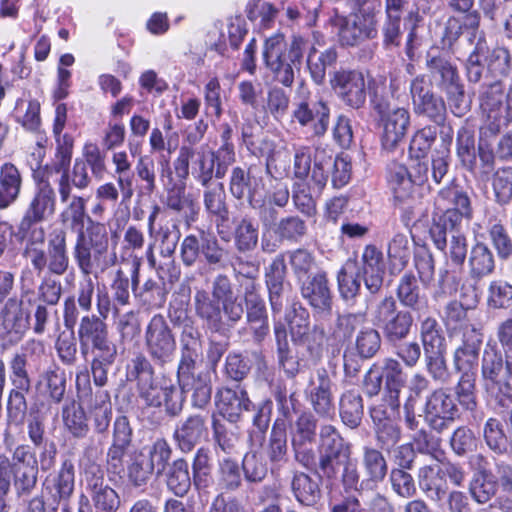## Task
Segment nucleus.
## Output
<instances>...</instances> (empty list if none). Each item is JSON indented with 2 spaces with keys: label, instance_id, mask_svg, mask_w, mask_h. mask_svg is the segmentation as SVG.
<instances>
[{
  "label": "nucleus",
  "instance_id": "52",
  "mask_svg": "<svg viewBox=\"0 0 512 512\" xmlns=\"http://www.w3.org/2000/svg\"><path fill=\"white\" fill-rule=\"evenodd\" d=\"M339 414L347 427L351 429L359 427L364 416L362 395L356 390L344 392L339 401Z\"/></svg>",
  "mask_w": 512,
  "mask_h": 512
},
{
  "label": "nucleus",
  "instance_id": "26",
  "mask_svg": "<svg viewBox=\"0 0 512 512\" xmlns=\"http://www.w3.org/2000/svg\"><path fill=\"white\" fill-rule=\"evenodd\" d=\"M208 434V414L191 413L176 423L172 439L177 449L189 453L205 440Z\"/></svg>",
  "mask_w": 512,
  "mask_h": 512
},
{
  "label": "nucleus",
  "instance_id": "62",
  "mask_svg": "<svg viewBox=\"0 0 512 512\" xmlns=\"http://www.w3.org/2000/svg\"><path fill=\"white\" fill-rule=\"evenodd\" d=\"M211 426L215 447L227 454H231L236 451L240 441L239 429L232 425H228L215 417L212 419Z\"/></svg>",
  "mask_w": 512,
  "mask_h": 512
},
{
  "label": "nucleus",
  "instance_id": "43",
  "mask_svg": "<svg viewBox=\"0 0 512 512\" xmlns=\"http://www.w3.org/2000/svg\"><path fill=\"white\" fill-rule=\"evenodd\" d=\"M479 92L480 108L487 116L486 123L496 121L503 110L504 85L502 80H482Z\"/></svg>",
  "mask_w": 512,
  "mask_h": 512
},
{
  "label": "nucleus",
  "instance_id": "20",
  "mask_svg": "<svg viewBox=\"0 0 512 512\" xmlns=\"http://www.w3.org/2000/svg\"><path fill=\"white\" fill-rule=\"evenodd\" d=\"M438 197L448 201L452 207L446 209L441 215L433 219L435 223H442L451 228L462 227L463 222H470L473 218V207L470 196L462 187L452 184L443 187Z\"/></svg>",
  "mask_w": 512,
  "mask_h": 512
},
{
  "label": "nucleus",
  "instance_id": "46",
  "mask_svg": "<svg viewBox=\"0 0 512 512\" xmlns=\"http://www.w3.org/2000/svg\"><path fill=\"white\" fill-rule=\"evenodd\" d=\"M22 188V175L11 162L0 167V210L11 206L18 198Z\"/></svg>",
  "mask_w": 512,
  "mask_h": 512
},
{
  "label": "nucleus",
  "instance_id": "4",
  "mask_svg": "<svg viewBox=\"0 0 512 512\" xmlns=\"http://www.w3.org/2000/svg\"><path fill=\"white\" fill-rule=\"evenodd\" d=\"M425 65L430 86L434 85L445 94L450 111L457 117L467 114L470 111L471 102L466 97L465 86L456 63L443 53L428 52Z\"/></svg>",
  "mask_w": 512,
  "mask_h": 512
},
{
  "label": "nucleus",
  "instance_id": "14",
  "mask_svg": "<svg viewBox=\"0 0 512 512\" xmlns=\"http://www.w3.org/2000/svg\"><path fill=\"white\" fill-rule=\"evenodd\" d=\"M338 28V38L343 47H356L378 35L377 19L373 12L360 8L350 18L336 16L332 19Z\"/></svg>",
  "mask_w": 512,
  "mask_h": 512
},
{
  "label": "nucleus",
  "instance_id": "40",
  "mask_svg": "<svg viewBox=\"0 0 512 512\" xmlns=\"http://www.w3.org/2000/svg\"><path fill=\"white\" fill-rule=\"evenodd\" d=\"M396 297L403 307L414 312H420L428 308V297L422 292L417 278L412 272L404 273L399 279Z\"/></svg>",
  "mask_w": 512,
  "mask_h": 512
},
{
  "label": "nucleus",
  "instance_id": "9",
  "mask_svg": "<svg viewBox=\"0 0 512 512\" xmlns=\"http://www.w3.org/2000/svg\"><path fill=\"white\" fill-rule=\"evenodd\" d=\"M293 178L308 179L314 190L322 193L331 177L333 156L322 147L293 146Z\"/></svg>",
  "mask_w": 512,
  "mask_h": 512
},
{
  "label": "nucleus",
  "instance_id": "56",
  "mask_svg": "<svg viewBox=\"0 0 512 512\" xmlns=\"http://www.w3.org/2000/svg\"><path fill=\"white\" fill-rule=\"evenodd\" d=\"M30 390L31 386L24 385L23 388L13 386L9 391L7 399V421L10 426H23L29 411L26 394Z\"/></svg>",
  "mask_w": 512,
  "mask_h": 512
},
{
  "label": "nucleus",
  "instance_id": "58",
  "mask_svg": "<svg viewBox=\"0 0 512 512\" xmlns=\"http://www.w3.org/2000/svg\"><path fill=\"white\" fill-rule=\"evenodd\" d=\"M308 226L304 219L298 215H287L279 219L273 228L277 238L288 243H298L307 234Z\"/></svg>",
  "mask_w": 512,
  "mask_h": 512
},
{
  "label": "nucleus",
  "instance_id": "2",
  "mask_svg": "<svg viewBox=\"0 0 512 512\" xmlns=\"http://www.w3.org/2000/svg\"><path fill=\"white\" fill-rule=\"evenodd\" d=\"M81 355H92L91 374L95 386L102 388L108 383V372L117 359V345L110 337L106 321L96 314H85L77 328Z\"/></svg>",
  "mask_w": 512,
  "mask_h": 512
},
{
  "label": "nucleus",
  "instance_id": "1",
  "mask_svg": "<svg viewBox=\"0 0 512 512\" xmlns=\"http://www.w3.org/2000/svg\"><path fill=\"white\" fill-rule=\"evenodd\" d=\"M61 212V220L76 231L73 260L82 275L104 273L116 265L117 253L109 250V236L104 224L93 221L86 212V199L72 195Z\"/></svg>",
  "mask_w": 512,
  "mask_h": 512
},
{
  "label": "nucleus",
  "instance_id": "16",
  "mask_svg": "<svg viewBox=\"0 0 512 512\" xmlns=\"http://www.w3.org/2000/svg\"><path fill=\"white\" fill-rule=\"evenodd\" d=\"M429 234L434 246L444 253L447 265L462 268L468 255L467 237L462 227L451 228L433 222Z\"/></svg>",
  "mask_w": 512,
  "mask_h": 512
},
{
  "label": "nucleus",
  "instance_id": "36",
  "mask_svg": "<svg viewBox=\"0 0 512 512\" xmlns=\"http://www.w3.org/2000/svg\"><path fill=\"white\" fill-rule=\"evenodd\" d=\"M139 271L140 262L134 260L130 268L131 289L133 293L143 304L153 308H161L165 304L167 297L165 284L161 281L148 279L142 287H139Z\"/></svg>",
  "mask_w": 512,
  "mask_h": 512
},
{
  "label": "nucleus",
  "instance_id": "53",
  "mask_svg": "<svg viewBox=\"0 0 512 512\" xmlns=\"http://www.w3.org/2000/svg\"><path fill=\"white\" fill-rule=\"evenodd\" d=\"M338 291L346 303H354L361 291L362 276L356 271L353 263L347 262L336 275Z\"/></svg>",
  "mask_w": 512,
  "mask_h": 512
},
{
  "label": "nucleus",
  "instance_id": "18",
  "mask_svg": "<svg viewBox=\"0 0 512 512\" xmlns=\"http://www.w3.org/2000/svg\"><path fill=\"white\" fill-rule=\"evenodd\" d=\"M47 411L44 402L34 403L25 418L28 440L34 449H40V461L42 465H50L57 454L54 441L50 440L46 433Z\"/></svg>",
  "mask_w": 512,
  "mask_h": 512
},
{
  "label": "nucleus",
  "instance_id": "11",
  "mask_svg": "<svg viewBox=\"0 0 512 512\" xmlns=\"http://www.w3.org/2000/svg\"><path fill=\"white\" fill-rule=\"evenodd\" d=\"M144 346L156 366L164 367L173 362L177 350L176 336L164 315L155 314L147 323Z\"/></svg>",
  "mask_w": 512,
  "mask_h": 512
},
{
  "label": "nucleus",
  "instance_id": "42",
  "mask_svg": "<svg viewBox=\"0 0 512 512\" xmlns=\"http://www.w3.org/2000/svg\"><path fill=\"white\" fill-rule=\"evenodd\" d=\"M91 181L87 164L82 159H76L72 170L64 171L56 182L61 203H66L70 199L73 187L84 190L89 187Z\"/></svg>",
  "mask_w": 512,
  "mask_h": 512
},
{
  "label": "nucleus",
  "instance_id": "12",
  "mask_svg": "<svg viewBox=\"0 0 512 512\" xmlns=\"http://www.w3.org/2000/svg\"><path fill=\"white\" fill-rule=\"evenodd\" d=\"M291 117L301 127L309 128L313 136L322 137L329 127L330 107L322 96L299 90L294 98Z\"/></svg>",
  "mask_w": 512,
  "mask_h": 512
},
{
  "label": "nucleus",
  "instance_id": "21",
  "mask_svg": "<svg viewBox=\"0 0 512 512\" xmlns=\"http://www.w3.org/2000/svg\"><path fill=\"white\" fill-rule=\"evenodd\" d=\"M133 436L129 418L125 415L117 416L112 426V441L107 451V465L108 471L120 478H123L124 472L123 458L134 447Z\"/></svg>",
  "mask_w": 512,
  "mask_h": 512
},
{
  "label": "nucleus",
  "instance_id": "57",
  "mask_svg": "<svg viewBox=\"0 0 512 512\" xmlns=\"http://www.w3.org/2000/svg\"><path fill=\"white\" fill-rule=\"evenodd\" d=\"M294 342H305L310 330V314L299 301H294L285 314Z\"/></svg>",
  "mask_w": 512,
  "mask_h": 512
},
{
  "label": "nucleus",
  "instance_id": "59",
  "mask_svg": "<svg viewBox=\"0 0 512 512\" xmlns=\"http://www.w3.org/2000/svg\"><path fill=\"white\" fill-rule=\"evenodd\" d=\"M290 95L282 87L272 86L266 92L262 110L275 121L281 122L289 112Z\"/></svg>",
  "mask_w": 512,
  "mask_h": 512
},
{
  "label": "nucleus",
  "instance_id": "5",
  "mask_svg": "<svg viewBox=\"0 0 512 512\" xmlns=\"http://www.w3.org/2000/svg\"><path fill=\"white\" fill-rule=\"evenodd\" d=\"M512 71V55L505 46L489 48L484 39H478L465 61V74L469 83L482 80H502Z\"/></svg>",
  "mask_w": 512,
  "mask_h": 512
},
{
  "label": "nucleus",
  "instance_id": "64",
  "mask_svg": "<svg viewBox=\"0 0 512 512\" xmlns=\"http://www.w3.org/2000/svg\"><path fill=\"white\" fill-rule=\"evenodd\" d=\"M488 235L496 255L501 261H508L512 258V236L501 221L490 223Z\"/></svg>",
  "mask_w": 512,
  "mask_h": 512
},
{
  "label": "nucleus",
  "instance_id": "29",
  "mask_svg": "<svg viewBox=\"0 0 512 512\" xmlns=\"http://www.w3.org/2000/svg\"><path fill=\"white\" fill-rule=\"evenodd\" d=\"M381 372L384 382L383 402L392 413L398 412L401 401L400 394L407 383V374L402 364L395 358L387 357L382 361Z\"/></svg>",
  "mask_w": 512,
  "mask_h": 512
},
{
  "label": "nucleus",
  "instance_id": "49",
  "mask_svg": "<svg viewBox=\"0 0 512 512\" xmlns=\"http://www.w3.org/2000/svg\"><path fill=\"white\" fill-rule=\"evenodd\" d=\"M338 52L331 46L318 53L315 46H311L307 53L306 65L312 81L316 85H322L326 79L327 68L336 64Z\"/></svg>",
  "mask_w": 512,
  "mask_h": 512
},
{
  "label": "nucleus",
  "instance_id": "34",
  "mask_svg": "<svg viewBox=\"0 0 512 512\" xmlns=\"http://www.w3.org/2000/svg\"><path fill=\"white\" fill-rule=\"evenodd\" d=\"M35 387L47 400V405H59L66 395L67 377L65 370L57 363H51L39 374Z\"/></svg>",
  "mask_w": 512,
  "mask_h": 512
},
{
  "label": "nucleus",
  "instance_id": "63",
  "mask_svg": "<svg viewBox=\"0 0 512 512\" xmlns=\"http://www.w3.org/2000/svg\"><path fill=\"white\" fill-rule=\"evenodd\" d=\"M382 346V337L378 328L362 327L355 336L352 348L360 352L361 356L372 359L377 355Z\"/></svg>",
  "mask_w": 512,
  "mask_h": 512
},
{
  "label": "nucleus",
  "instance_id": "47",
  "mask_svg": "<svg viewBox=\"0 0 512 512\" xmlns=\"http://www.w3.org/2000/svg\"><path fill=\"white\" fill-rule=\"evenodd\" d=\"M175 383L179 393L185 397L188 392L212 384L209 372L199 369L197 362L178 364Z\"/></svg>",
  "mask_w": 512,
  "mask_h": 512
},
{
  "label": "nucleus",
  "instance_id": "6",
  "mask_svg": "<svg viewBox=\"0 0 512 512\" xmlns=\"http://www.w3.org/2000/svg\"><path fill=\"white\" fill-rule=\"evenodd\" d=\"M481 374L485 389L495 405L512 406V359H504L496 346L487 345L483 351Z\"/></svg>",
  "mask_w": 512,
  "mask_h": 512
},
{
  "label": "nucleus",
  "instance_id": "7",
  "mask_svg": "<svg viewBox=\"0 0 512 512\" xmlns=\"http://www.w3.org/2000/svg\"><path fill=\"white\" fill-rule=\"evenodd\" d=\"M229 256V250L221 245L218 238L203 229L198 235H186L180 244V259L187 268L200 262L212 270L224 269L229 264Z\"/></svg>",
  "mask_w": 512,
  "mask_h": 512
},
{
  "label": "nucleus",
  "instance_id": "10",
  "mask_svg": "<svg viewBox=\"0 0 512 512\" xmlns=\"http://www.w3.org/2000/svg\"><path fill=\"white\" fill-rule=\"evenodd\" d=\"M140 401L151 408L164 407L165 414L176 418L183 412L185 396L179 393L175 381L165 374L155 376L136 385Z\"/></svg>",
  "mask_w": 512,
  "mask_h": 512
},
{
  "label": "nucleus",
  "instance_id": "37",
  "mask_svg": "<svg viewBox=\"0 0 512 512\" xmlns=\"http://www.w3.org/2000/svg\"><path fill=\"white\" fill-rule=\"evenodd\" d=\"M203 193V203L206 212L214 216L217 234L222 240H228L229 233L225 229L229 217V209L226 203V194L223 184L219 183L217 187L208 188Z\"/></svg>",
  "mask_w": 512,
  "mask_h": 512
},
{
  "label": "nucleus",
  "instance_id": "15",
  "mask_svg": "<svg viewBox=\"0 0 512 512\" xmlns=\"http://www.w3.org/2000/svg\"><path fill=\"white\" fill-rule=\"evenodd\" d=\"M265 182L262 168L257 164H243L232 167L228 190L237 201L247 202L250 207L256 206V198L264 189Z\"/></svg>",
  "mask_w": 512,
  "mask_h": 512
},
{
  "label": "nucleus",
  "instance_id": "38",
  "mask_svg": "<svg viewBox=\"0 0 512 512\" xmlns=\"http://www.w3.org/2000/svg\"><path fill=\"white\" fill-rule=\"evenodd\" d=\"M386 178L395 202L405 204L414 199L416 186L406 165L398 162L390 163L387 166Z\"/></svg>",
  "mask_w": 512,
  "mask_h": 512
},
{
  "label": "nucleus",
  "instance_id": "27",
  "mask_svg": "<svg viewBox=\"0 0 512 512\" xmlns=\"http://www.w3.org/2000/svg\"><path fill=\"white\" fill-rule=\"evenodd\" d=\"M56 194L54 188L48 181H41L21 218L22 229L30 227L31 224H39L48 220L55 213Z\"/></svg>",
  "mask_w": 512,
  "mask_h": 512
},
{
  "label": "nucleus",
  "instance_id": "30",
  "mask_svg": "<svg viewBox=\"0 0 512 512\" xmlns=\"http://www.w3.org/2000/svg\"><path fill=\"white\" fill-rule=\"evenodd\" d=\"M217 407L224 419L230 424H235L242 419L243 412H249L254 408V403L246 389L238 385L235 388L224 387L218 391Z\"/></svg>",
  "mask_w": 512,
  "mask_h": 512
},
{
  "label": "nucleus",
  "instance_id": "25",
  "mask_svg": "<svg viewBox=\"0 0 512 512\" xmlns=\"http://www.w3.org/2000/svg\"><path fill=\"white\" fill-rule=\"evenodd\" d=\"M301 296L315 314L329 315L333 306V294L329 285L328 273L318 269L311 277L297 283Z\"/></svg>",
  "mask_w": 512,
  "mask_h": 512
},
{
  "label": "nucleus",
  "instance_id": "50",
  "mask_svg": "<svg viewBox=\"0 0 512 512\" xmlns=\"http://www.w3.org/2000/svg\"><path fill=\"white\" fill-rule=\"evenodd\" d=\"M387 257L391 275H397L407 267L411 258V246L406 233H394L388 242Z\"/></svg>",
  "mask_w": 512,
  "mask_h": 512
},
{
  "label": "nucleus",
  "instance_id": "22",
  "mask_svg": "<svg viewBox=\"0 0 512 512\" xmlns=\"http://www.w3.org/2000/svg\"><path fill=\"white\" fill-rule=\"evenodd\" d=\"M330 85L340 100L352 109H360L366 103L364 75L358 70L340 69L334 72Z\"/></svg>",
  "mask_w": 512,
  "mask_h": 512
},
{
  "label": "nucleus",
  "instance_id": "61",
  "mask_svg": "<svg viewBox=\"0 0 512 512\" xmlns=\"http://www.w3.org/2000/svg\"><path fill=\"white\" fill-rule=\"evenodd\" d=\"M483 438L488 448L498 455L508 453L511 445L502 422L490 417L483 427Z\"/></svg>",
  "mask_w": 512,
  "mask_h": 512
},
{
  "label": "nucleus",
  "instance_id": "51",
  "mask_svg": "<svg viewBox=\"0 0 512 512\" xmlns=\"http://www.w3.org/2000/svg\"><path fill=\"white\" fill-rule=\"evenodd\" d=\"M272 395L276 402L277 417L272 425L277 423L288 428L289 424L293 421V415L297 414V408L300 405L295 392L288 393L285 384L277 383L273 390Z\"/></svg>",
  "mask_w": 512,
  "mask_h": 512
},
{
  "label": "nucleus",
  "instance_id": "24",
  "mask_svg": "<svg viewBox=\"0 0 512 512\" xmlns=\"http://www.w3.org/2000/svg\"><path fill=\"white\" fill-rule=\"evenodd\" d=\"M194 151L197 154L192 161L191 174L203 187H208L213 178L223 179L233 165L208 145L194 147Z\"/></svg>",
  "mask_w": 512,
  "mask_h": 512
},
{
  "label": "nucleus",
  "instance_id": "19",
  "mask_svg": "<svg viewBox=\"0 0 512 512\" xmlns=\"http://www.w3.org/2000/svg\"><path fill=\"white\" fill-rule=\"evenodd\" d=\"M243 301L245 319L254 342L262 343L270 333L266 301L260 293L259 285L250 281L244 286Z\"/></svg>",
  "mask_w": 512,
  "mask_h": 512
},
{
  "label": "nucleus",
  "instance_id": "41",
  "mask_svg": "<svg viewBox=\"0 0 512 512\" xmlns=\"http://www.w3.org/2000/svg\"><path fill=\"white\" fill-rule=\"evenodd\" d=\"M467 260L468 275L473 281H480L495 271V256L484 242L477 241L471 246Z\"/></svg>",
  "mask_w": 512,
  "mask_h": 512
},
{
  "label": "nucleus",
  "instance_id": "48",
  "mask_svg": "<svg viewBox=\"0 0 512 512\" xmlns=\"http://www.w3.org/2000/svg\"><path fill=\"white\" fill-rule=\"evenodd\" d=\"M196 315L205 321L207 327L220 332L224 323L221 317V303L216 301L206 290H197L194 295Z\"/></svg>",
  "mask_w": 512,
  "mask_h": 512
},
{
  "label": "nucleus",
  "instance_id": "35",
  "mask_svg": "<svg viewBox=\"0 0 512 512\" xmlns=\"http://www.w3.org/2000/svg\"><path fill=\"white\" fill-rule=\"evenodd\" d=\"M309 401L315 413L320 417L330 418L335 413L333 382L325 369L317 370V381H310Z\"/></svg>",
  "mask_w": 512,
  "mask_h": 512
},
{
  "label": "nucleus",
  "instance_id": "54",
  "mask_svg": "<svg viewBox=\"0 0 512 512\" xmlns=\"http://www.w3.org/2000/svg\"><path fill=\"white\" fill-rule=\"evenodd\" d=\"M295 180L291 191L293 204L301 214L312 217L316 214V197L321 193L314 190V184L308 179Z\"/></svg>",
  "mask_w": 512,
  "mask_h": 512
},
{
  "label": "nucleus",
  "instance_id": "23",
  "mask_svg": "<svg viewBox=\"0 0 512 512\" xmlns=\"http://www.w3.org/2000/svg\"><path fill=\"white\" fill-rule=\"evenodd\" d=\"M284 36L277 34L269 37L264 44L263 59L266 67L282 86L290 88L295 80L294 68L299 66L287 60Z\"/></svg>",
  "mask_w": 512,
  "mask_h": 512
},
{
  "label": "nucleus",
  "instance_id": "13",
  "mask_svg": "<svg viewBox=\"0 0 512 512\" xmlns=\"http://www.w3.org/2000/svg\"><path fill=\"white\" fill-rule=\"evenodd\" d=\"M410 96L415 115L443 126L447 115L444 98L437 95L430 86L427 76L420 74L410 83Z\"/></svg>",
  "mask_w": 512,
  "mask_h": 512
},
{
  "label": "nucleus",
  "instance_id": "17",
  "mask_svg": "<svg viewBox=\"0 0 512 512\" xmlns=\"http://www.w3.org/2000/svg\"><path fill=\"white\" fill-rule=\"evenodd\" d=\"M37 258L31 263L33 270L41 275L45 271L50 276H62L70 267L67 248V234L63 230H55L49 234L47 251L37 253Z\"/></svg>",
  "mask_w": 512,
  "mask_h": 512
},
{
  "label": "nucleus",
  "instance_id": "3",
  "mask_svg": "<svg viewBox=\"0 0 512 512\" xmlns=\"http://www.w3.org/2000/svg\"><path fill=\"white\" fill-rule=\"evenodd\" d=\"M319 479L358 480L357 464L351 459V447L338 429L321 425L319 431Z\"/></svg>",
  "mask_w": 512,
  "mask_h": 512
},
{
  "label": "nucleus",
  "instance_id": "60",
  "mask_svg": "<svg viewBox=\"0 0 512 512\" xmlns=\"http://www.w3.org/2000/svg\"><path fill=\"white\" fill-rule=\"evenodd\" d=\"M181 354L178 364L197 362L201 351V332L192 322L181 328L180 333Z\"/></svg>",
  "mask_w": 512,
  "mask_h": 512
},
{
  "label": "nucleus",
  "instance_id": "39",
  "mask_svg": "<svg viewBox=\"0 0 512 512\" xmlns=\"http://www.w3.org/2000/svg\"><path fill=\"white\" fill-rule=\"evenodd\" d=\"M233 242L237 253L250 254L259 244V224L250 215L234 218Z\"/></svg>",
  "mask_w": 512,
  "mask_h": 512
},
{
  "label": "nucleus",
  "instance_id": "33",
  "mask_svg": "<svg viewBox=\"0 0 512 512\" xmlns=\"http://www.w3.org/2000/svg\"><path fill=\"white\" fill-rule=\"evenodd\" d=\"M356 271L362 276L369 293L378 294L383 287L385 274L382 252L375 245H366L361 256V266Z\"/></svg>",
  "mask_w": 512,
  "mask_h": 512
},
{
  "label": "nucleus",
  "instance_id": "28",
  "mask_svg": "<svg viewBox=\"0 0 512 512\" xmlns=\"http://www.w3.org/2000/svg\"><path fill=\"white\" fill-rule=\"evenodd\" d=\"M35 303L30 299L11 297L0 311V325L9 334L22 338L31 326L30 307Z\"/></svg>",
  "mask_w": 512,
  "mask_h": 512
},
{
  "label": "nucleus",
  "instance_id": "31",
  "mask_svg": "<svg viewBox=\"0 0 512 512\" xmlns=\"http://www.w3.org/2000/svg\"><path fill=\"white\" fill-rule=\"evenodd\" d=\"M382 128L381 145L386 151H394L403 142L410 127V113L407 109L397 107L379 119Z\"/></svg>",
  "mask_w": 512,
  "mask_h": 512
},
{
  "label": "nucleus",
  "instance_id": "8",
  "mask_svg": "<svg viewBox=\"0 0 512 512\" xmlns=\"http://www.w3.org/2000/svg\"><path fill=\"white\" fill-rule=\"evenodd\" d=\"M370 317L387 345L407 339L414 325L412 313L400 309L392 295H386L377 301L371 309Z\"/></svg>",
  "mask_w": 512,
  "mask_h": 512
},
{
  "label": "nucleus",
  "instance_id": "55",
  "mask_svg": "<svg viewBox=\"0 0 512 512\" xmlns=\"http://www.w3.org/2000/svg\"><path fill=\"white\" fill-rule=\"evenodd\" d=\"M17 236L24 241L22 256L31 264L38 257L37 253L45 250V230L38 224H31L30 227L22 229V220H20L17 226Z\"/></svg>",
  "mask_w": 512,
  "mask_h": 512
},
{
  "label": "nucleus",
  "instance_id": "45",
  "mask_svg": "<svg viewBox=\"0 0 512 512\" xmlns=\"http://www.w3.org/2000/svg\"><path fill=\"white\" fill-rule=\"evenodd\" d=\"M9 470L12 480H36L38 465L33 446L18 445L13 452Z\"/></svg>",
  "mask_w": 512,
  "mask_h": 512
},
{
  "label": "nucleus",
  "instance_id": "44",
  "mask_svg": "<svg viewBox=\"0 0 512 512\" xmlns=\"http://www.w3.org/2000/svg\"><path fill=\"white\" fill-rule=\"evenodd\" d=\"M272 406V401L265 399L256 405L254 404V408L251 409L254 414L252 416V426L247 432V441L252 450L261 448L266 440V433L271 421Z\"/></svg>",
  "mask_w": 512,
  "mask_h": 512
},
{
  "label": "nucleus",
  "instance_id": "32",
  "mask_svg": "<svg viewBox=\"0 0 512 512\" xmlns=\"http://www.w3.org/2000/svg\"><path fill=\"white\" fill-rule=\"evenodd\" d=\"M483 335L474 326H465L461 344L453 355L454 367L457 371L477 372L479 353Z\"/></svg>",
  "mask_w": 512,
  "mask_h": 512
}]
</instances>
